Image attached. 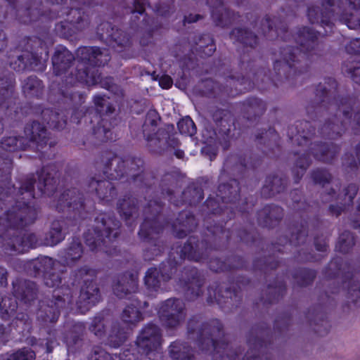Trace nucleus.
Instances as JSON below:
<instances>
[{
    "label": "nucleus",
    "instance_id": "ea45409f",
    "mask_svg": "<svg viewBox=\"0 0 360 360\" xmlns=\"http://www.w3.org/2000/svg\"><path fill=\"white\" fill-rule=\"evenodd\" d=\"M169 355L172 360H194L191 348L186 343L180 341L170 345Z\"/></svg>",
    "mask_w": 360,
    "mask_h": 360
},
{
    "label": "nucleus",
    "instance_id": "79ce46f5",
    "mask_svg": "<svg viewBox=\"0 0 360 360\" xmlns=\"http://www.w3.org/2000/svg\"><path fill=\"white\" fill-rule=\"evenodd\" d=\"M0 106L8 108V103L13 98L14 79L12 76H9L5 80L0 79Z\"/></svg>",
    "mask_w": 360,
    "mask_h": 360
},
{
    "label": "nucleus",
    "instance_id": "3c124183",
    "mask_svg": "<svg viewBox=\"0 0 360 360\" xmlns=\"http://www.w3.org/2000/svg\"><path fill=\"white\" fill-rule=\"evenodd\" d=\"M308 153H304L302 156L299 157L295 162V166L293 169V173L295 174V182L302 177L307 168L310 164V160L308 157Z\"/></svg>",
    "mask_w": 360,
    "mask_h": 360
},
{
    "label": "nucleus",
    "instance_id": "c756f323",
    "mask_svg": "<svg viewBox=\"0 0 360 360\" xmlns=\"http://www.w3.org/2000/svg\"><path fill=\"white\" fill-rule=\"evenodd\" d=\"M84 255L83 246L78 238H73L66 248L60 250L58 257L64 267L73 266L80 261Z\"/></svg>",
    "mask_w": 360,
    "mask_h": 360
},
{
    "label": "nucleus",
    "instance_id": "58836bf2",
    "mask_svg": "<svg viewBox=\"0 0 360 360\" xmlns=\"http://www.w3.org/2000/svg\"><path fill=\"white\" fill-rule=\"evenodd\" d=\"M192 50L202 58L212 56L216 50V46L212 37L208 34H205L198 37V41H195Z\"/></svg>",
    "mask_w": 360,
    "mask_h": 360
},
{
    "label": "nucleus",
    "instance_id": "9b49d317",
    "mask_svg": "<svg viewBox=\"0 0 360 360\" xmlns=\"http://www.w3.org/2000/svg\"><path fill=\"white\" fill-rule=\"evenodd\" d=\"M120 223L111 213H101L95 218V225L84 233V240L92 251L112 254L111 244L119 234Z\"/></svg>",
    "mask_w": 360,
    "mask_h": 360
},
{
    "label": "nucleus",
    "instance_id": "de8ad7c7",
    "mask_svg": "<svg viewBox=\"0 0 360 360\" xmlns=\"http://www.w3.org/2000/svg\"><path fill=\"white\" fill-rule=\"evenodd\" d=\"M246 167L247 165L245 163V159L236 155H231L226 159L224 163L223 172L227 173L230 172H234L235 171L240 172Z\"/></svg>",
    "mask_w": 360,
    "mask_h": 360
},
{
    "label": "nucleus",
    "instance_id": "f257e3e1",
    "mask_svg": "<svg viewBox=\"0 0 360 360\" xmlns=\"http://www.w3.org/2000/svg\"><path fill=\"white\" fill-rule=\"evenodd\" d=\"M12 160L7 155L0 162L1 175L4 179L0 181V204L11 205L0 217V245L6 250L23 253L30 248H34L41 243L35 234L25 233L22 236L16 235L21 229L34 222L37 212L32 201L36 197L34 184L37 178L38 195H51L56 189L59 169L55 164L44 167L39 172L26 176L20 182V186L15 193L13 186H10Z\"/></svg>",
    "mask_w": 360,
    "mask_h": 360
},
{
    "label": "nucleus",
    "instance_id": "e433bc0d",
    "mask_svg": "<svg viewBox=\"0 0 360 360\" xmlns=\"http://www.w3.org/2000/svg\"><path fill=\"white\" fill-rule=\"evenodd\" d=\"M148 304L146 302H143V307L139 301H133L129 305H127L123 310L122 319L124 323H136L143 319V314L140 308L147 307Z\"/></svg>",
    "mask_w": 360,
    "mask_h": 360
},
{
    "label": "nucleus",
    "instance_id": "5fc2aeb1",
    "mask_svg": "<svg viewBox=\"0 0 360 360\" xmlns=\"http://www.w3.org/2000/svg\"><path fill=\"white\" fill-rule=\"evenodd\" d=\"M245 108L248 112H252L255 115L262 114L266 110L264 103L256 98L247 100L245 103Z\"/></svg>",
    "mask_w": 360,
    "mask_h": 360
},
{
    "label": "nucleus",
    "instance_id": "603ef678",
    "mask_svg": "<svg viewBox=\"0 0 360 360\" xmlns=\"http://www.w3.org/2000/svg\"><path fill=\"white\" fill-rule=\"evenodd\" d=\"M177 127L181 134L192 136L196 133V127L190 117H185L177 123Z\"/></svg>",
    "mask_w": 360,
    "mask_h": 360
},
{
    "label": "nucleus",
    "instance_id": "1a4fd4ad",
    "mask_svg": "<svg viewBox=\"0 0 360 360\" xmlns=\"http://www.w3.org/2000/svg\"><path fill=\"white\" fill-rule=\"evenodd\" d=\"M193 319H191L188 323L189 335H197V341L199 347L202 351H211L213 360L223 359L224 353L229 360H238V354L236 351L229 349V345L223 340H218L217 338H224L222 326L219 321L213 319L210 322L203 323L200 328H194Z\"/></svg>",
    "mask_w": 360,
    "mask_h": 360
},
{
    "label": "nucleus",
    "instance_id": "dca6fc26",
    "mask_svg": "<svg viewBox=\"0 0 360 360\" xmlns=\"http://www.w3.org/2000/svg\"><path fill=\"white\" fill-rule=\"evenodd\" d=\"M12 285L15 298L0 296V313L3 319L13 316L18 309L16 300L25 304H31L37 298L38 289L35 283L17 278L13 281Z\"/></svg>",
    "mask_w": 360,
    "mask_h": 360
},
{
    "label": "nucleus",
    "instance_id": "2f4dec72",
    "mask_svg": "<svg viewBox=\"0 0 360 360\" xmlns=\"http://www.w3.org/2000/svg\"><path fill=\"white\" fill-rule=\"evenodd\" d=\"M117 210L122 219L129 227L138 217L137 200L131 196H124L119 200L117 205Z\"/></svg>",
    "mask_w": 360,
    "mask_h": 360
},
{
    "label": "nucleus",
    "instance_id": "4c0bfd02",
    "mask_svg": "<svg viewBox=\"0 0 360 360\" xmlns=\"http://www.w3.org/2000/svg\"><path fill=\"white\" fill-rule=\"evenodd\" d=\"M179 224L181 228L176 230V224L172 225L175 236L177 238H184L187 235V233L193 231L196 226V221L194 216L189 212H183L179 214V217L177 219Z\"/></svg>",
    "mask_w": 360,
    "mask_h": 360
},
{
    "label": "nucleus",
    "instance_id": "72a5a7b5",
    "mask_svg": "<svg viewBox=\"0 0 360 360\" xmlns=\"http://www.w3.org/2000/svg\"><path fill=\"white\" fill-rule=\"evenodd\" d=\"M358 192V187L356 184H349L344 190V197L342 199V196L338 195V199L341 200V205L335 206L331 205L329 207V211L333 215L338 217L341 212L346 209L347 206H350L353 203V200L355 198Z\"/></svg>",
    "mask_w": 360,
    "mask_h": 360
},
{
    "label": "nucleus",
    "instance_id": "37998d69",
    "mask_svg": "<svg viewBox=\"0 0 360 360\" xmlns=\"http://www.w3.org/2000/svg\"><path fill=\"white\" fill-rule=\"evenodd\" d=\"M230 38L243 44L245 47L253 48L257 44V37L246 30L234 29L230 34Z\"/></svg>",
    "mask_w": 360,
    "mask_h": 360
},
{
    "label": "nucleus",
    "instance_id": "052dcab7",
    "mask_svg": "<svg viewBox=\"0 0 360 360\" xmlns=\"http://www.w3.org/2000/svg\"><path fill=\"white\" fill-rule=\"evenodd\" d=\"M104 318L102 314L96 316L91 321L89 330L94 333L96 336L101 337L105 332Z\"/></svg>",
    "mask_w": 360,
    "mask_h": 360
},
{
    "label": "nucleus",
    "instance_id": "b1692460",
    "mask_svg": "<svg viewBox=\"0 0 360 360\" xmlns=\"http://www.w3.org/2000/svg\"><path fill=\"white\" fill-rule=\"evenodd\" d=\"M211 250V245L206 240L198 242L194 236H191L182 247L181 257L199 262H207Z\"/></svg>",
    "mask_w": 360,
    "mask_h": 360
},
{
    "label": "nucleus",
    "instance_id": "bb28decb",
    "mask_svg": "<svg viewBox=\"0 0 360 360\" xmlns=\"http://www.w3.org/2000/svg\"><path fill=\"white\" fill-rule=\"evenodd\" d=\"M84 329L85 326L83 323L73 321H68L64 325L63 330L60 333L68 352H73L75 347L79 345Z\"/></svg>",
    "mask_w": 360,
    "mask_h": 360
},
{
    "label": "nucleus",
    "instance_id": "680f3d73",
    "mask_svg": "<svg viewBox=\"0 0 360 360\" xmlns=\"http://www.w3.org/2000/svg\"><path fill=\"white\" fill-rule=\"evenodd\" d=\"M342 69L351 76L355 83L360 84V63L352 62L349 65L345 63Z\"/></svg>",
    "mask_w": 360,
    "mask_h": 360
},
{
    "label": "nucleus",
    "instance_id": "338daca9",
    "mask_svg": "<svg viewBox=\"0 0 360 360\" xmlns=\"http://www.w3.org/2000/svg\"><path fill=\"white\" fill-rule=\"evenodd\" d=\"M48 337L46 338V352L50 353L52 352L54 347L58 345L57 336L58 331L56 330H50L48 331Z\"/></svg>",
    "mask_w": 360,
    "mask_h": 360
},
{
    "label": "nucleus",
    "instance_id": "774afa93",
    "mask_svg": "<svg viewBox=\"0 0 360 360\" xmlns=\"http://www.w3.org/2000/svg\"><path fill=\"white\" fill-rule=\"evenodd\" d=\"M187 193H193V197L189 200L188 203L193 204L200 202L204 198V194L201 188H195L193 189L188 188L183 193L184 195Z\"/></svg>",
    "mask_w": 360,
    "mask_h": 360
},
{
    "label": "nucleus",
    "instance_id": "c9c22d12",
    "mask_svg": "<svg viewBox=\"0 0 360 360\" xmlns=\"http://www.w3.org/2000/svg\"><path fill=\"white\" fill-rule=\"evenodd\" d=\"M286 185V179L274 175L269 176L266 179L265 184L262 188V195L264 198H270L284 190Z\"/></svg>",
    "mask_w": 360,
    "mask_h": 360
},
{
    "label": "nucleus",
    "instance_id": "20e7f679",
    "mask_svg": "<svg viewBox=\"0 0 360 360\" xmlns=\"http://www.w3.org/2000/svg\"><path fill=\"white\" fill-rule=\"evenodd\" d=\"M337 90V82L333 78H327L324 79L323 83H320L316 90V97L319 102L318 106H307V112L311 114L312 108H315L316 111H320L322 108H327L330 111H336L335 120L337 122V116L342 115L343 120L340 122V124L335 123L333 121L328 120L321 128L319 130V134L321 138H328L329 139H335L340 136L344 130L347 128V124L352 125V129L355 134L360 133V112L354 115L353 121H352V113L350 110L354 104V100L352 98H337L335 93Z\"/></svg>",
    "mask_w": 360,
    "mask_h": 360
},
{
    "label": "nucleus",
    "instance_id": "a211bd4d",
    "mask_svg": "<svg viewBox=\"0 0 360 360\" xmlns=\"http://www.w3.org/2000/svg\"><path fill=\"white\" fill-rule=\"evenodd\" d=\"M158 314L164 326L175 328L186 319L185 304L179 299H167L160 304Z\"/></svg>",
    "mask_w": 360,
    "mask_h": 360
},
{
    "label": "nucleus",
    "instance_id": "bf43d9fd",
    "mask_svg": "<svg viewBox=\"0 0 360 360\" xmlns=\"http://www.w3.org/2000/svg\"><path fill=\"white\" fill-rule=\"evenodd\" d=\"M311 178L316 184L325 187L326 184H329L331 176L324 169H316L312 172Z\"/></svg>",
    "mask_w": 360,
    "mask_h": 360
},
{
    "label": "nucleus",
    "instance_id": "9d476101",
    "mask_svg": "<svg viewBox=\"0 0 360 360\" xmlns=\"http://www.w3.org/2000/svg\"><path fill=\"white\" fill-rule=\"evenodd\" d=\"M313 131L314 127L311 122L298 121L288 127V136L298 146H308L307 152L313 154L315 159L325 162H330L338 152V148L333 143H322L319 136H316Z\"/></svg>",
    "mask_w": 360,
    "mask_h": 360
},
{
    "label": "nucleus",
    "instance_id": "49530a36",
    "mask_svg": "<svg viewBox=\"0 0 360 360\" xmlns=\"http://www.w3.org/2000/svg\"><path fill=\"white\" fill-rule=\"evenodd\" d=\"M248 344L250 348L242 360H262L263 355L260 356V352L264 345L263 341L259 338H250ZM266 360L268 359L266 358Z\"/></svg>",
    "mask_w": 360,
    "mask_h": 360
},
{
    "label": "nucleus",
    "instance_id": "393cba45",
    "mask_svg": "<svg viewBox=\"0 0 360 360\" xmlns=\"http://www.w3.org/2000/svg\"><path fill=\"white\" fill-rule=\"evenodd\" d=\"M88 192L96 193L100 200L110 202L116 196L115 186L109 180L91 177L87 182Z\"/></svg>",
    "mask_w": 360,
    "mask_h": 360
},
{
    "label": "nucleus",
    "instance_id": "f3484780",
    "mask_svg": "<svg viewBox=\"0 0 360 360\" xmlns=\"http://www.w3.org/2000/svg\"><path fill=\"white\" fill-rule=\"evenodd\" d=\"M34 43L40 46L41 50L36 51H25L21 54L8 56L10 67L16 72L24 70H43L49 59L47 47L40 39L35 37Z\"/></svg>",
    "mask_w": 360,
    "mask_h": 360
},
{
    "label": "nucleus",
    "instance_id": "f8f14e48",
    "mask_svg": "<svg viewBox=\"0 0 360 360\" xmlns=\"http://www.w3.org/2000/svg\"><path fill=\"white\" fill-rule=\"evenodd\" d=\"M102 163H103V172L109 180H117L124 177V174L129 178L127 181L129 183L133 182L137 186H148L147 183H143V180L150 175L142 172H136L141 170L143 166V161L139 158H127L122 160L120 158L110 153L102 157Z\"/></svg>",
    "mask_w": 360,
    "mask_h": 360
},
{
    "label": "nucleus",
    "instance_id": "473e14b6",
    "mask_svg": "<svg viewBox=\"0 0 360 360\" xmlns=\"http://www.w3.org/2000/svg\"><path fill=\"white\" fill-rule=\"evenodd\" d=\"M283 210L281 207L271 205L265 206L258 212V222L264 226L271 227L274 221L282 218Z\"/></svg>",
    "mask_w": 360,
    "mask_h": 360
},
{
    "label": "nucleus",
    "instance_id": "a878e982",
    "mask_svg": "<svg viewBox=\"0 0 360 360\" xmlns=\"http://www.w3.org/2000/svg\"><path fill=\"white\" fill-rule=\"evenodd\" d=\"M200 4L205 3L211 9V15L217 26L226 27L235 19V13L227 10L220 0H196Z\"/></svg>",
    "mask_w": 360,
    "mask_h": 360
},
{
    "label": "nucleus",
    "instance_id": "6e6d98bb",
    "mask_svg": "<svg viewBox=\"0 0 360 360\" xmlns=\"http://www.w3.org/2000/svg\"><path fill=\"white\" fill-rule=\"evenodd\" d=\"M32 321L27 313L18 311L15 319L12 322L13 327L21 328L22 331L29 330L31 327Z\"/></svg>",
    "mask_w": 360,
    "mask_h": 360
},
{
    "label": "nucleus",
    "instance_id": "a19ab883",
    "mask_svg": "<svg viewBox=\"0 0 360 360\" xmlns=\"http://www.w3.org/2000/svg\"><path fill=\"white\" fill-rule=\"evenodd\" d=\"M44 86L41 80L35 76L27 77L22 84V91L27 97H39L42 94Z\"/></svg>",
    "mask_w": 360,
    "mask_h": 360
},
{
    "label": "nucleus",
    "instance_id": "69168bd1",
    "mask_svg": "<svg viewBox=\"0 0 360 360\" xmlns=\"http://www.w3.org/2000/svg\"><path fill=\"white\" fill-rule=\"evenodd\" d=\"M292 200V208L296 211L307 210V203L305 201H301V192L299 190H294L290 193Z\"/></svg>",
    "mask_w": 360,
    "mask_h": 360
},
{
    "label": "nucleus",
    "instance_id": "e2e57ef3",
    "mask_svg": "<svg viewBox=\"0 0 360 360\" xmlns=\"http://www.w3.org/2000/svg\"><path fill=\"white\" fill-rule=\"evenodd\" d=\"M145 4L146 2L144 0H134L133 3V8L131 11L132 14L131 17V26L134 27L136 25V22H134L135 18H139V15H143L145 12Z\"/></svg>",
    "mask_w": 360,
    "mask_h": 360
},
{
    "label": "nucleus",
    "instance_id": "13d9d810",
    "mask_svg": "<svg viewBox=\"0 0 360 360\" xmlns=\"http://www.w3.org/2000/svg\"><path fill=\"white\" fill-rule=\"evenodd\" d=\"M35 353L30 348L24 347L9 355L7 360H34Z\"/></svg>",
    "mask_w": 360,
    "mask_h": 360
},
{
    "label": "nucleus",
    "instance_id": "0eeeda50",
    "mask_svg": "<svg viewBox=\"0 0 360 360\" xmlns=\"http://www.w3.org/2000/svg\"><path fill=\"white\" fill-rule=\"evenodd\" d=\"M53 206L58 212H64L66 209L68 216L52 222L44 243L49 246H54L63 241L65 235L73 231L72 227L77 226L78 221L84 219L86 214L83 195L76 188L64 191Z\"/></svg>",
    "mask_w": 360,
    "mask_h": 360
},
{
    "label": "nucleus",
    "instance_id": "4be33fe9",
    "mask_svg": "<svg viewBox=\"0 0 360 360\" xmlns=\"http://www.w3.org/2000/svg\"><path fill=\"white\" fill-rule=\"evenodd\" d=\"M177 263L168 260L161 263L160 268H150L146 273L145 284L148 288L157 290L162 282H166L172 278L176 271Z\"/></svg>",
    "mask_w": 360,
    "mask_h": 360
},
{
    "label": "nucleus",
    "instance_id": "09e8293b",
    "mask_svg": "<svg viewBox=\"0 0 360 360\" xmlns=\"http://www.w3.org/2000/svg\"><path fill=\"white\" fill-rule=\"evenodd\" d=\"M281 22L277 18H274V19H271L270 18L267 17L265 19H264L262 22V33L264 34L266 38L271 39L275 37L276 35H279L280 32H278V29L279 27H277L276 25V22Z\"/></svg>",
    "mask_w": 360,
    "mask_h": 360
},
{
    "label": "nucleus",
    "instance_id": "412c9836",
    "mask_svg": "<svg viewBox=\"0 0 360 360\" xmlns=\"http://www.w3.org/2000/svg\"><path fill=\"white\" fill-rule=\"evenodd\" d=\"M160 345V329L153 323L146 325L136 340L139 352L146 355H148L153 352H158Z\"/></svg>",
    "mask_w": 360,
    "mask_h": 360
},
{
    "label": "nucleus",
    "instance_id": "864d4df0",
    "mask_svg": "<svg viewBox=\"0 0 360 360\" xmlns=\"http://www.w3.org/2000/svg\"><path fill=\"white\" fill-rule=\"evenodd\" d=\"M307 236V231L306 226L301 224L300 227L296 226L291 233V237L288 240V243L290 245H297L301 243H304Z\"/></svg>",
    "mask_w": 360,
    "mask_h": 360
},
{
    "label": "nucleus",
    "instance_id": "5701e85b",
    "mask_svg": "<svg viewBox=\"0 0 360 360\" xmlns=\"http://www.w3.org/2000/svg\"><path fill=\"white\" fill-rule=\"evenodd\" d=\"M97 33L102 39H105L110 46L118 51L131 44L129 34L120 29L112 27L108 22L101 23L97 28Z\"/></svg>",
    "mask_w": 360,
    "mask_h": 360
},
{
    "label": "nucleus",
    "instance_id": "aec40b11",
    "mask_svg": "<svg viewBox=\"0 0 360 360\" xmlns=\"http://www.w3.org/2000/svg\"><path fill=\"white\" fill-rule=\"evenodd\" d=\"M159 120L160 117L158 112L151 110L147 112L146 120L143 124V132L148 142V147L154 153H161L165 145L174 148L178 145V141L174 139L163 141L156 137L155 131Z\"/></svg>",
    "mask_w": 360,
    "mask_h": 360
},
{
    "label": "nucleus",
    "instance_id": "c85d7f7f",
    "mask_svg": "<svg viewBox=\"0 0 360 360\" xmlns=\"http://www.w3.org/2000/svg\"><path fill=\"white\" fill-rule=\"evenodd\" d=\"M75 60L72 53L65 46L56 47L52 57L53 72L56 76L66 75Z\"/></svg>",
    "mask_w": 360,
    "mask_h": 360
},
{
    "label": "nucleus",
    "instance_id": "8fccbe9b",
    "mask_svg": "<svg viewBox=\"0 0 360 360\" xmlns=\"http://www.w3.org/2000/svg\"><path fill=\"white\" fill-rule=\"evenodd\" d=\"M354 245L353 235L349 231H345L340 235L338 241L335 245L337 251L347 253Z\"/></svg>",
    "mask_w": 360,
    "mask_h": 360
},
{
    "label": "nucleus",
    "instance_id": "4d7b16f0",
    "mask_svg": "<svg viewBox=\"0 0 360 360\" xmlns=\"http://www.w3.org/2000/svg\"><path fill=\"white\" fill-rule=\"evenodd\" d=\"M316 277V273L310 269H302L295 276L297 283L300 286H305L311 283Z\"/></svg>",
    "mask_w": 360,
    "mask_h": 360
},
{
    "label": "nucleus",
    "instance_id": "0e129e2a",
    "mask_svg": "<svg viewBox=\"0 0 360 360\" xmlns=\"http://www.w3.org/2000/svg\"><path fill=\"white\" fill-rule=\"evenodd\" d=\"M347 286L348 292L349 294V297L352 300V302L355 303L359 302L360 301V283H356L353 281V278H351Z\"/></svg>",
    "mask_w": 360,
    "mask_h": 360
},
{
    "label": "nucleus",
    "instance_id": "7c9ffc66",
    "mask_svg": "<svg viewBox=\"0 0 360 360\" xmlns=\"http://www.w3.org/2000/svg\"><path fill=\"white\" fill-rule=\"evenodd\" d=\"M247 80L245 78H243L241 80L236 79L233 77H229L226 81V85L223 86H219L217 83L213 82L212 81H206V85L211 86V91L213 93L224 92L227 95L231 96H234L238 92H242L243 90H249L252 89L254 86V84H252L250 82L248 84V87L242 88L241 86L245 84Z\"/></svg>",
    "mask_w": 360,
    "mask_h": 360
},
{
    "label": "nucleus",
    "instance_id": "2eb2a0df",
    "mask_svg": "<svg viewBox=\"0 0 360 360\" xmlns=\"http://www.w3.org/2000/svg\"><path fill=\"white\" fill-rule=\"evenodd\" d=\"M162 209V204L158 200H150L144 207V220L140 226L139 236L141 240L153 243L154 253L157 256L164 250L162 245L157 243L160 233L164 229V224L160 221L159 213Z\"/></svg>",
    "mask_w": 360,
    "mask_h": 360
},
{
    "label": "nucleus",
    "instance_id": "cd10ccee",
    "mask_svg": "<svg viewBox=\"0 0 360 360\" xmlns=\"http://www.w3.org/2000/svg\"><path fill=\"white\" fill-rule=\"evenodd\" d=\"M138 289V276L134 272H126L120 275L113 285L115 295L124 298L127 295L134 293Z\"/></svg>",
    "mask_w": 360,
    "mask_h": 360
},
{
    "label": "nucleus",
    "instance_id": "423d86ee",
    "mask_svg": "<svg viewBox=\"0 0 360 360\" xmlns=\"http://www.w3.org/2000/svg\"><path fill=\"white\" fill-rule=\"evenodd\" d=\"M322 8H308L307 17L311 24L319 23L327 35L333 32L334 22L338 20L348 28L356 30L360 27V0H326L321 4Z\"/></svg>",
    "mask_w": 360,
    "mask_h": 360
},
{
    "label": "nucleus",
    "instance_id": "6e6552de",
    "mask_svg": "<svg viewBox=\"0 0 360 360\" xmlns=\"http://www.w3.org/2000/svg\"><path fill=\"white\" fill-rule=\"evenodd\" d=\"M34 6H39L37 0H33L32 4L25 9L18 11L19 21L27 24L39 20L40 18L46 16L49 18H54L66 15L64 21L57 23L55 26L56 34L61 37H68L73 35L77 31H82L89 27L90 20L89 15L82 8L72 7L70 8H62L60 11L53 13H41L38 7H35L36 12L31 15H24L22 13L30 11Z\"/></svg>",
    "mask_w": 360,
    "mask_h": 360
},
{
    "label": "nucleus",
    "instance_id": "f704fd0d",
    "mask_svg": "<svg viewBox=\"0 0 360 360\" xmlns=\"http://www.w3.org/2000/svg\"><path fill=\"white\" fill-rule=\"evenodd\" d=\"M41 115L43 122L50 128L60 130L66 125V119L63 111L60 112L58 110L45 108L41 110Z\"/></svg>",
    "mask_w": 360,
    "mask_h": 360
},
{
    "label": "nucleus",
    "instance_id": "a18cd8bd",
    "mask_svg": "<svg viewBox=\"0 0 360 360\" xmlns=\"http://www.w3.org/2000/svg\"><path fill=\"white\" fill-rule=\"evenodd\" d=\"M128 328L121 326L120 323H115L108 337V344L115 348L120 347L126 340Z\"/></svg>",
    "mask_w": 360,
    "mask_h": 360
},
{
    "label": "nucleus",
    "instance_id": "f03ea898",
    "mask_svg": "<svg viewBox=\"0 0 360 360\" xmlns=\"http://www.w3.org/2000/svg\"><path fill=\"white\" fill-rule=\"evenodd\" d=\"M76 55L77 60L76 72L73 75L71 71L68 76H65V82L58 89L59 94L58 102L73 108L71 122L79 123L80 118L84 117L85 122L89 120L93 123V117L91 116L93 110L81 107L85 101V96L77 90L76 84L80 82L89 86L101 84L103 87L112 90V79L107 77L105 81H103L98 69V67L104 66L110 61V56L108 49H101L96 46L79 47L77 50ZM94 103L96 108L94 118L97 122V125L93 128L94 135L101 142L112 140L107 115H103L104 111L106 113L110 111L106 98L105 96L96 95L94 97Z\"/></svg>",
    "mask_w": 360,
    "mask_h": 360
},
{
    "label": "nucleus",
    "instance_id": "ddd939ff",
    "mask_svg": "<svg viewBox=\"0 0 360 360\" xmlns=\"http://www.w3.org/2000/svg\"><path fill=\"white\" fill-rule=\"evenodd\" d=\"M25 137L15 136H4L0 142L2 150L14 152L26 150L28 147H35L40 151L46 147L48 141L47 131L45 127L39 122L34 121L25 127Z\"/></svg>",
    "mask_w": 360,
    "mask_h": 360
},
{
    "label": "nucleus",
    "instance_id": "c03bdc74",
    "mask_svg": "<svg viewBox=\"0 0 360 360\" xmlns=\"http://www.w3.org/2000/svg\"><path fill=\"white\" fill-rule=\"evenodd\" d=\"M135 358L129 350L123 352L119 356L115 355V357L109 353L103 350L99 347L94 349L93 354L91 355L89 360H134Z\"/></svg>",
    "mask_w": 360,
    "mask_h": 360
},
{
    "label": "nucleus",
    "instance_id": "4468645a",
    "mask_svg": "<svg viewBox=\"0 0 360 360\" xmlns=\"http://www.w3.org/2000/svg\"><path fill=\"white\" fill-rule=\"evenodd\" d=\"M96 274V271L87 265L81 266L71 273L70 280L73 290L75 286L82 283L79 301L77 302L78 307L81 308L82 305L89 307L100 301V290L95 282Z\"/></svg>",
    "mask_w": 360,
    "mask_h": 360
},
{
    "label": "nucleus",
    "instance_id": "39448f33",
    "mask_svg": "<svg viewBox=\"0 0 360 360\" xmlns=\"http://www.w3.org/2000/svg\"><path fill=\"white\" fill-rule=\"evenodd\" d=\"M321 34L320 30L315 32L308 27L299 30L295 40L300 47L288 46L281 50L280 58L274 64L276 73L288 80L295 79V84L300 82L302 79L301 75L307 71V61L317 56L321 50L319 37Z\"/></svg>",
    "mask_w": 360,
    "mask_h": 360
},
{
    "label": "nucleus",
    "instance_id": "7ed1b4c3",
    "mask_svg": "<svg viewBox=\"0 0 360 360\" xmlns=\"http://www.w3.org/2000/svg\"><path fill=\"white\" fill-rule=\"evenodd\" d=\"M33 266L37 274H44V284L49 288H55L51 299L41 302L37 312L38 321L46 326L58 321L62 309H72L73 290L69 284H63L66 270L60 261L43 257L35 260Z\"/></svg>",
    "mask_w": 360,
    "mask_h": 360
},
{
    "label": "nucleus",
    "instance_id": "6ab92c4d",
    "mask_svg": "<svg viewBox=\"0 0 360 360\" xmlns=\"http://www.w3.org/2000/svg\"><path fill=\"white\" fill-rule=\"evenodd\" d=\"M239 183L235 179H231L228 184H221L218 187L216 198H208L206 200L207 206L216 214L220 212H225L221 203H235L239 198Z\"/></svg>",
    "mask_w": 360,
    "mask_h": 360
}]
</instances>
